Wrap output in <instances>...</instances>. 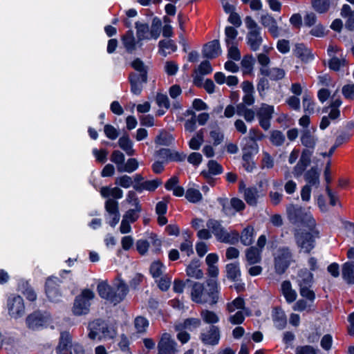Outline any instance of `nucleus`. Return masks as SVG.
<instances>
[{"mask_svg":"<svg viewBox=\"0 0 354 354\" xmlns=\"http://www.w3.org/2000/svg\"><path fill=\"white\" fill-rule=\"evenodd\" d=\"M288 218L292 223L306 224L309 231L296 230L295 238L297 246L304 252L309 253L315 247V239L319 237V232L315 229V220L310 213L304 214L302 209L292 205L287 207Z\"/></svg>","mask_w":354,"mask_h":354,"instance_id":"nucleus-1","label":"nucleus"},{"mask_svg":"<svg viewBox=\"0 0 354 354\" xmlns=\"http://www.w3.org/2000/svg\"><path fill=\"white\" fill-rule=\"evenodd\" d=\"M206 226L207 229L199 230L197 232V236L201 239H209L212 234L217 241L222 243L234 244L239 239V234L236 231L227 232L218 220L209 219Z\"/></svg>","mask_w":354,"mask_h":354,"instance_id":"nucleus-2","label":"nucleus"},{"mask_svg":"<svg viewBox=\"0 0 354 354\" xmlns=\"http://www.w3.org/2000/svg\"><path fill=\"white\" fill-rule=\"evenodd\" d=\"M191 298L198 304H216L218 300V287L216 279L207 280L206 286L201 283H194L191 290Z\"/></svg>","mask_w":354,"mask_h":354,"instance_id":"nucleus-3","label":"nucleus"},{"mask_svg":"<svg viewBox=\"0 0 354 354\" xmlns=\"http://www.w3.org/2000/svg\"><path fill=\"white\" fill-rule=\"evenodd\" d=\"M88 330V337L91 340L111 339L117 335L115 324L100 319L91 322Z\"/></svg>","mask_w":354,"mask_h":354,"instance_id":"nucleus-4","label":"nucleus"},{"mask_svg":"<svg viewBox=\"0 0 354 354\" xmlns=\"http://www.w3.org/2000/svg\"><path fill=\"white\" fill-rule=\"evenodd\" d=\"M161 26L162 22L158 17L153 19L151 26L146 23L136 22L135 28L136 29V37L138 43H139V47L142 46V41L156 40L160 35Z\"/></svg>","mask_w":354,"mask_h":354,"instance_id":"nucleus-5","label":"nucleus"},{"mask_svg":"<svg viewBox=\"0 0 354 354\" xmlns=\"http://www.w3.org/2000/svg\"><path fill=\"white\" fill-rule=\"evenodd\" d=\"M245 24L248 29V32L246 35L247 44L252 50L257 51L259 49L263 42L260 28L257 22L250 16L245 17Z\"/></svg>","mask_w":354,"mask_h":354,"instance_id":"nucleus-6","label":"nucleus"},{"mask_svg":"<svg viewBox=\"0 0 354 354\" xmlns=\"http://www.w3.org/2000/svg\"><path fill=\"white\" fill-rule=\"evenodd\" d=\"M94 297L93 291L86 289L75 300L73 311L76 315L86 314L89 310L90 301Z\"/></svg>","mask_w":354,"mask_h":354,"instance_id":"nucleus-7","label":"nucleus"},{"mask_svg":"<svg viewBox=\"0 0 354 354\" xmlns=\"http://www.w3.org/2000/svg\"><path fill=\"white\" fill-rule=\"evenodd\" d=\"M274 112V106L266 103H262L257 111V116L259 120V125L265 131H267L270 128V121L272 118Z\"/></svg>","mask_w":354,"mask_h":354,"instance_id":"nucleus-8","label":"nucleus"},{"mask_svg":"<svg viewBox=\"0 0 354 354\" xmlns=\"http://www.w3.org/2000/svg\"><path fill=\"white\" fill-rule=\"evenodd\" d=\"M157 347L158 354H176L178 352L177 343L167 333L162 334Z\"/></svg>","mask_w":354,"mask_h":354,"instance_id":"nucleus-9","label":"nucleus"},{"mask_svg":"<svg viewBox=\"0 0 354 354\" xmlns=\"http://www.w3.org/2000/svg\"><path fill=\"white\" fill-rule=\"evenodd\" d=\"M292 261V253L288 248H283L277 251L274 258V266L277 272L281 274L289 266Z\"/></svg>","mask_w":354,"mask_h":354,"instance_id":"nucleus-10","label":"nucleus"},{"mask_svg":"<svg viewBox=\"0 0 354 354\" xmlns=\"http://www.w3.org/2000/svg\"><path fill=\"white\" fill-rule=\"evenodd\" d=\"M7 306L9 315L17 318L21 317L25 312L24 299L20 296H11L8 298Z\"/></svg>","mask_w":354,"mask_h":354,"instance_id":"nucleus-11","label":"nucleus"},{"mask_svg":"<svg viewBox=\"0 0 354 354\" xmlns=\"http://www.w3.org/2000/svg\"><path fill=\"white\" fill-rule=\"evenodd\" d=\"M105 209L107 212L106 220L108 223L111 227H115L120 218L118 202L113 199H108L105 202Z\"/></svg>","mask_w":354,"mask_h":354,"instance_id":"nucleus-12","label":"nucleus"},{"mask_svg":"<svg viewBox=\"0 0 354 354\" xmlns=\"http://www.w3.org/2000/svg\"><path fill=\"white\" fill-rule=\"evenodd\" d=\"M49 317L40 312H35L26 318L28 326L32 329H38L40 327L47 325Z\"/></svg>","mask_w":354,"mask_h":354,"instance_id":"nucleus-13","label":"nucleus"},{"mask_svg":"<svg viewBox=\"0 0 354 354\" xmlns=\"http://www.w3.org/2000/svg\"><path fill=\"white\" fill-rule=\"evenodd\" d=\"M72 336L68 332L61 333L59 344L56 348L57 354H72Z\"/></svg>","mask_w":354,"mask_h":354,"instance_id":"nucleus-14","label":"nucleus"},{"mask_svg":"<svg viewBox=\"0 0 354 354\" xmlns=\"http://www.w3.org/2000/svg\"><path fill=\"white\" fill-rule=\"evenodd\" d=\"M200 339L205 344H218L220 339V331L218 328L215 326H212L207 331L201 334Z\"/></svg>","mask_w":354,"mask_h":354,"instance_id":"nucleus-15","label":"nucleus"},{"mask_svg":"<svg viewBox=\"0 0 354 354\" xmlns=\"http://www.w3.org/2000/svg\"><path fill=\"white\" fill-rule=\"evenodd\" d=\"M59 279L57 277H49L46 282V293L51 301H57L60 295L58 286Z\"/></svg>","mask_w":354,"mask_h":354,"instance_id":"nucleus-16","label":"nucleus"},{"mask_svg":"<svg viewBox=\"0 0 354 354\" xmlns=\"http://www.w3.org/2000/svg\"><path fill=\"white\" fill-rule=\"evenodd\" d=\"M261 24L268 29L269 32L273 37L279 36V28L277 26V21L270 14H265L261 17Z\"/></svg>","mask_w":354,"mask_h":354,"instance_id":"nucleus-17","label":"nucleus"},{"mask_svg":"<svg viewBox=\"0 0 354 354\" xmlns=\"http://www.w3.org/2000/svg\"><path fill=\"white\" fill-rule=\"evenodd\" d=\"M222 53L220 43L218 40H213L203 47V56L209 58L214 59L219 56Z\"/></svg>","mask_w":354,"mask_h":354,"instance_id":"nucleus-18","label":"nucleus"},{"mask_svg":"<svg viewBox=\"0 0 354 354\" xmlns=\"http://www.w3.org/2000/svg\"><path fill=\"white\" fill-rule=\"evenodd\" d=\"M313 151L310 149H304L303 150L301 158L297 164V165L294 168V174L295 176L301 175L303 171L305 170L306 167L310 162V158L312 156Z\"/></svg>","mask_w":354,"mask_h":354,"instance_id":"nucleus-19","label":"nucleus"},{"mask_svg":"<svg viewBox=\"0 0 354 354\" xmlns=\"http://www.w3.org/2000/svg\"><path fill=\"white\" fill-rule=\"evenodd\" d=\"M128 292L127 285L124 282H119L117 287L112 290L111 303L114 305L122 301Z\"/></svg>","mask_w":354,"mask_h":354,"instance_id":"nucleus-20","label":"nucleus"},{"mask_svg":"<svg viewBox=\"0 0 354 354\" xmlns=\"http://www.w3.org/2000/svg\"><path fill=\"white\" fill-rule=\"evenodd\" d=\"M162 184V181L156 178L151 180H145L141 183H137L133 185V188L138 192H142L144 190L149 192L155 191L160 185Z\"/></svg>","mask_w":354,"mask_h":354,"instance_id":"nucleus-21","label":"nucleus"},{"mask_svg":"<svg viewBox=\"0 0 354 354\" xmlns=\"http://www.w3.org/2000/svg\"><path fill=\"white\" fill-rule=\"evenodd\" d=\"M265 136L256 128H252L249 131V138L252 141L250 145H247L248 149H251V153H257L259 151V146L256 142L257 140H261Z\"/></svg>","mask_w":354,"mask_h":354,"instance_id":"nucleus-22","label":"nucleus"},{"mask_svg":"<svg viewBox=\"0 0 354 354\" xmlns=\"http://www.w3.org/2000/svg\"><path fill=\"white\" fill-rule=\"evenodd\" d=\"M281 292L286 299V301L289 304L292 303L297 299V294L296 291L292 289L291 283L289 281L282 282L281 285Z\"/></svg>","mask_w":354,"mask_h":354,"instance_id":"nucleus-23","label":"nucleus"},{"mask_svg":"<svg viewBox=\"0 0 354 354\" xmlns=\"http://www.w3.org/2000/svg\"><path fill=\"white\" fill-rule=\"evenodd\" d=\"M294 55L299 58L302 62H308L313 59L311 50L307 48L304 44H298L295 45L293 50Z\"/></svg>","mask_w":354,"mask_h":354,"instance_id":"nucleus-24","label":"nucleus"},{"mask_svg":"<svg viewBox=\"0 0 354 354\" xmlns=\"http://www.w3.org/2000/svg\"><path fill=\"white\" fill-rule=\"evenodd\" d=\"M261 250L252 246L245 250V259L248 265L258 263L261 260Z\"/></svg>","mask_w":354,"mask_h":354,"instance_id":"nucleus-25","label":"nucleus"},{"mask_svg":"<svg viewBox=\"0 0 354 354\" xmlns=\"http://www.w3.org/2000/svg\"><path fill=\"white\" fill-rule=\"evenodd\" d=\"M201 324V319L198 318H188L184 320L183 323L175 326L176 330H193L198 328Z\"/></svg>","mask_w":354,"mask_h":354,"instance_id":"nucleus-26","label":"nucleus"},{"mask_svg":"<svg viewBox=\"0 0 354 354\" xmlns=\"http://www.w3.org/2000/svg\"><path fill=\"white\" fill-rule=\"evenodd\" d=\"M122 42L127 50L130 53L134 51L138 46L139 47V43H138V40L136 41L132 30L127 31L123 36Z\"/></svg>","mask_w":354,"mask_h":354,"instance_id":"nucleus-27","label":"nucleus"},{"mask_svg":"<svg viewBox=\"0 0 354 354\" xmlns=\"http://www.w3.org/2000/svg\"><path fill=\"white\" fill-rule=\"evenodd\" d=\"M299 286H310L313 282V274L306 268L301 269L297 276Z\"/></svg>","mask_w":354,"mask_h":354,"instance_id":"nucleus-28","label":"nucleus"},{"mask_svg":"<svg viewBox=\"0 0 354 354\" xmlns=\"http://www.w3.org/2000/svg\"><path fill=\"white\" fill-rule=\"evenodd\" d=\"M212 72V68L208 61L203 62L195 71V76L194 77V83L197 85L199 84V81L201 80V75L209 74Z\"/></svg>","mask_w":354,"mask_h":354,"instance_id":"nucleus-29","label":"nucleus"},{"mask_svg":"<svg viewBox=\"0 0 354 354\" xmlns=\"http://www.w3.org/2000/svg\"><path fill=\"white\" fill-rule=\"evenodd\" d=\"M100 194L104 198L112 196L115 199H120L123 197V191L118 187H109L105 186L100 189Z\"/></svg>","mask_w":354,"mask_h":354,"instance_id":"nucleus-30","label":"nucleus"},{"mask_svg":"<svg viewBox=\"0 0 354 354\" xmlns=\"http://www.w3.org/2000/svg\"><path fill=\"white\" fill-rule=\"evenodd\" d=\"M131 66L133 68L135 71H136L138 73L136 74L139 77H140L141 81L147 82V68L144 64L143 62L140 59L137 58L133 60L131 63Z\"/></svg>","mask_w":354,"mask_h":354,"instance_id":"nucleus-31","label":"nucleus"},{"mask_svg":"<svg viewBox=\"0 0 354 354\" xmlns=\"http://www.w3.org/2000/svg\"><path fill=\"white\" fill-rule=\"evenodd\" d=\"M261 74L268 76L272 80H279L285 77L286 72L283 69L279 68H272L270 69L261 68Z\"/></svg>","mask_w":354,"mask_h":354,"instance_id":"nucleus-32","label":"nucleus"},{"mask_svg":"<svg viewBox=\"0 0 354 354\" xmlns=\"http://www.w3.org/2000/svg\"><path fill=\"white\" fill-rule=\"evenodd\" d=\"M199 267L200 262L198 260L192 261L187 267V274L190 277L201 279L203 276V273Z\"/></svg>","mask_w":354,"mask_h":354,"instance_id":"nucleus-33","label":"nucleus"},{"mask_svg":"<svg viewBox=\"0 0 354 354\" xmlns=\"http://www.w3.org/2000/svg\"><path fill=\"white\" fill-rule=\"evenodd\" d=\"M129 81L131 83V91L136 95H138L141 93L142 90V84L146 83L147 82L141 81L140 77H139L136 73H131L129 75Z\"/></svg>","mask_w":354,"mask_h":354,"instance_id":"nucleus-34","label":"nucleus"},{"mask_svg":"<svg viewBox=\"0 0 354 354\" xmlns=\"http://www.w3.org/2000/svg\"><path fill=\"white\" fill-rule=\"evenodd\" d=\"M342 277L348 283H354V262H346L342 266Z\"/></svg>","mask_w":354,"mask_h":354,"instance_id":"nucleus-35","label":"nucleus"},{"mask_svg":"<svg viewBox=\"0 0 354 354\" xmlns=\"http://www.w3.org/2000/svg\"><path fill=\"white\" fill-rule=\"evenodd\" d=\"M341 15L344 18H346V26L351 30L354 28V10H351L350 6L347 4L343 5L341 10Z\"/></svg>","mask_w":354,"mask_h":354,"instance_id":"nucleus-36","label":"nucleus"},{"mask_svg":"<svg viewBox=\"0 0 354 354\" xmlns=\"http://www.w3.org/2000/svg\"><path fill=\"white\" fill-rule=\"evenodd\" d=\"M254 235V229L253 226L248 225L243 230L239 238L240 237L241 241L243 245H250L253 242Z\"/></svg>","mask_w":354,"mask_h":354,"instance_id":"nucleus-37","label":"nucleus"},{"mask_svg":"<svg viewBox=\"0 0 354 354\" xmlns=\"http://www.w3.org/2000/svg\"><path fill=\"white\" fill-rule=\"evenodd\" d=\"M159 53L163 55L166 56L168 53L171 52H175L177 49V46L174 42L173 40H161L159 41Z\"/></svg>","mask_w":354,"mask_h":354,"instance_id":"nucleus-38","label":"nucleus"},{"mask_svg":"<svg viewBox=\"0 0 354 354\" xmlns=\"http://www.w3.org/2000/svg\"><path fill=\"white\" fill-rule=\"evenodd\" d=\"M118 145L128 156H133L135 153L133 143L128 136L120 137L118 140Z\"/></svg>","mask_w":354,"mask_h":354,"instance_id":"nucleus-39","label":"nucleus"},{"mask_svg":"<svg viewBox=\"0 0 354 354\" xmlns=\"http://www.w3.org/2000/svg\"><path fill=\"white\" fill-rule=\"evenodd\" d=\"M306 181L309 186H318L319 184V174L316 168H311L304 175Z\"/></svg>","mask_w":354,"mask_h":354,"instance_id":"nucleus-40","label":"nucleus"},{"mask_svg":"<svg viewBox=\"0 0 354 354\" xmlns=\"http://www.w3.org/2000/svg\"><path fill=\"white\" fill-rule=\"evenodd\" d=\"M301 142L306 147L314 149L317 138L311 133L310 130H304L301 137Z\"/></svg>","mask_w":354,"mask_h":354,"instance_id":"nucleus-41","label":"nucleus"},{"mask_svg":"<svg viewBox=\"0 0 354 354\" xmlns=\"http://www.w3.org/2000/svg\"><path fill=\"white\" fill-rule=\"evenodd\" d=\"M243 151V165L246 171L251 172L254 168V163L252 160L251 156L254 153H251V149H248L247 147H244Z\"/></svg>","mask_w":354,"mask_h":354,"instance_id":"nucleus-42","label":"nucleus"},{"mask_svg":"<svg viewBox=\"0 0 354 354\" xmlns=\"http://www.w3.org/2000/svg\"><path fill=\"white\" fill-rule=\"evenodd\" d=\"M312 8L318 13H326L330 8V0H311Z\"/></svg>","mask_w":354,"mask_h":354,"instance_id":"nucleus-43","label":"nucleus"},{"mask_svg":"<svg viewBox=\"0 0 354 354\" xmlns=\"http://www.w3.org/2000/svg\"><path fill=\"white\" fill-rule=\"evenodd\" d=\"M201 317L204 322L209 324H214L219 322L218 315L214 311L203 310L201 312Z\"/></svg>","mask_w":354,"mask_h":354,"instance_id":"nucleus-44","label":"nucleus"},{"mask_svg":"<svg viewBox=\"0 0 354 354\" xmlns=\"http://www.w3.org/2000/svg\"><path fill=\"white\" fill-rule=\"evenodd\" d=\"M259 198L258 192L256 188L250 187L245 189L244 199L250 205H256Z\"/></svg>","mask_w":354,"mask_h":354,"instance_id":"nucleus-45","label":"nucleus"},{"mask_svg":"<svg viewBox=\"0 0 354 354\" xmlns=\"http://www.w3.org/2000/svg\"><path fill=\"white\" fill-rule=\"evenodd\" d=\"M236 113L239 115L243 116L248 122H253L257 114L252 109H245L242 104L237 106Z\"/></svg>","mask_w":354,"mask_h":354,"instance_id":"nucleus-46","label":"nucleus"},{"mask_svg":"<svg viewBox=\"0 0 354 354\" xmlns=\"http://www.w3.org/2000/svg\"><path fill=\"white\" fill-rule=\"evenodd\" d=\"M227 277L232 281H236L241 276L238 263H229L226 266Z\"/></svg>","mask_w":354,"mask_h":354,"instance_id":"nucleus-47","label":"nucleus"},{"mask_svg":"<svg viewBox=\"0 0 354 354\" xmlns=\"http://www.w3.org/2000/svg\"><path fill=\"white\" fill-rule=\"evenodd\" d=\"M346 65V56H338L328 60V67L330 69L337 71L341 68Z\"/></svg>","mask_w":354,"mask_h":354,"instance_id":"nucleus-48","label":"nucleus"},{"mask_svg":"<svg viewBox=\"0 0 354 354\" xmlns=\"http://www.w3.org/2000/svg\"><path fill=\"white\" fill-rule=\"evenodd\" d=\"M273 321L275 326L282 329L286 325V317L285 313L280 309H275L273 315Z\"/></svg>","mask_w":354,"mask_h":354,"instance_id":"nucleus-49","label":"nucleus"},{"mask_svg":"<svg viewBox=\"0 0 354 354\" xmlns=\"http://www.w3.org/2000/svg\"><path fill=\"white\" fill-rule=\"evenodd\" d=\"M110 160L112 162L115 164L117 170L120 172L124 163V155L121 151L115 150L112 152Z\"/></svg>","mask_w":354,"mask_h":354,"instance_id":"nucleus-50","label":"nucleus"},{"mask_svg":"<svg viewBox=\"0 0 354 354\" xmlns=\"http://www.w3.org/2000/svg\"><path fill=\"white\" fill-rule=\"evenodd\" d=\"M225 43L227 45H232L234 44L238 43L237 41V35H238V31L232 26H227L225 28Z\"/></svg>","mask_w":354,"mask_h":354,"instance_id":"nucleus-51","label":"nucleus"},{"mask_svg":"<svg viewBox=\"0 0 354 354\" xmlns=\"http://www.w3.org/2000/svg\"><path fill=\"white\" fill-rule=\"evenodd\" d=\"M203 137H204V131H203V129H201L190 140V141L189 142V147L193 150L199 149L202 143L203 142Z\"/></svg>","mask_w":354,"mask_h":354,"instance_id":"nucleus-52","label":"nucleus"},{"mask_svg":"<svg viewBox=\"0 0 354 354\" xmlns=\"http://www.w3.org/2000/svg\"><path fill=\"white\" fill-rule=\"evenodd\" d=\"M185 241L180 244V249L182 252H185L189 257L194 253L193 251V240L191 235L188 233L185 234Z\"/></svg>","mask_w":354,"mask_h":354,"instance_id":"nucleus-53","label":"nucleus"},{"mask_svg":"<svg viewBox=\"0 0 354 354\" xmlns=\"http://www.w3.org/2000/svg\"><path fill=\"white\" fill-rule=\"evenodd\" d=\"M113 288H111L106 283L102 282L97 286V291L101 297L106 299L111 302V297Z\"/></svg>","mask_w":354,"mask_h":354,"instance_id":"nucleus-54","label":"nucleus"},{"mask_svg":"<svg viewBox=\"0 0 354 354\" xmlns=\"http://www.w3.org/2000/svg\"><path fill=\"white\" fill-rule=\"evenodd\" d=\"M245 302L243 298L237 297L232 301L227 304V310L232 313L236 310H242L244 308Z\"/></svg>","mask_w":354,"mask_h":354,"instance_id":"nucleus-55","label":"nucleus"},{"mask_svg":"<svg viewBox=\"0 0 354 354\" xmlns=\"http://www.w3.org/2000/svg\"><path fill=\"white\" fill-rule=\"evenodd\" d=\"M270 140L274 146H281L285 141V136L281 131L274 130L270 132Z\"/></svg>","mask_w":354,"mask_h":354,"instance_id":"nucleus-56","label":"nucleus"},{"mask_svg":"<svg viewBox=\"0 0 354 354\" xmlns=\"http://www.w3.org/2000/svg\"><path fill=\"white\" fill-rule=\"evenodd\" d=\"M185 198L191 203H198L202 199V194L200 191L195 188L187 189Z\"/></svg>","mask_w":354,"mask_h":354,"instance_id":"nucleus-57","label":"nucleus"},{"mask_svg":"<svg viewBox=\"0 0 354 354\" xmlns=\"http://www.w3.org/2000/svg\"><path fill=\"white\" fill-rule=\"evenodd\" d=\"M141 210L142 208L139 207L130 209L125 212V214L123 215L122 218L124 219L125 221L130 222L131 223H133L138 219Z\"/></svg>","mask_w":354,"mask_h":354,"instance_id":"nucleus-58","label":"nucleus"},{"mask_svg":"<svg viewBox=\"0 0 354 354\" xmlns=\"http://www.w3.org/2000/svg\"><path fill=\"white\" fill-rule=\"evenodd\" d=\"M139 164L136 158H129L126 163H124L120 172L132 173L138 168Z\"/></svg>","mask_w":354,"mask_h":354,"instance_id":"nucleus-59","label":"nucleus"},{"mask_svg":"<svg viewBox=\"0 0 354 354\" xmlns=\"http://www.w3.org/2000/svg\"><path fill=\"white\" fill-rule=\"evenodd\" d=\"M133 180L132 178L127 175H122L121 176L117 177L115 180V185L125 189H128L131 186L133 187L134 185H133Z\"/></svg>","mask_w":354,"mask_h":354,"instance_id":"nucleus-60","label":"nucleus"},{"mask_svg":"<svg viewBox=\"0 0 354 354\" xmlns=\"http://www.w3.org/2000/svg\"><path fill=\"white\" fill-rule=\"evenodd\" d=\"M134 326L138 333H143L149 326V322L143 317H137L134 321Z\"/></svg>","mask_w":354,"mask_h":354,"instance_id":"nucleus-61","label":"nucleus"},{"mask_svg":"<svg viewBox=\"0 0 354 354\" xmlns=\"http://www.w3.org/2000/svg\"><path fill=\"white\" fill-rule=\"evenodd\" d=\"M254 63L252 56H245L241 60V66L244 74H250L252 71Z\"/></svg>","mask_w":354,"mask_h":354,"instance_id":"nucleus-62","label":"nucleus"},{"mask_svg":"<svg viewBox=\"0 0 354 354\" xmlns=\"http://www.w3.org/2000/svg\"><path fill=\"white\" fill-rule=\"evenodd\" d=\"M174 140V138H172V136L163 131H161L160 134L156 137V140H155V142L157 144V145H169L172 141Z\"/></svg>","mask_w":354,"mask_h":354,"instance_id":"nucleus-63","label":"nucleus"},{"mask_svg":"<svg viewBox=\"0 0 354 354\" xmlns=\"http://www.w3.org/2000/svg\"><path fill=\"white\" fill-rule=\"evenodd\" d=\"M315 104L313 101V97L307 93L303 96V107L306 113L310 114L314 111Z\"/></svg>","mask_w":354,"mask_h":354,"instance_id":"nucleus-64","label":"nucleus"}]
</instances>
